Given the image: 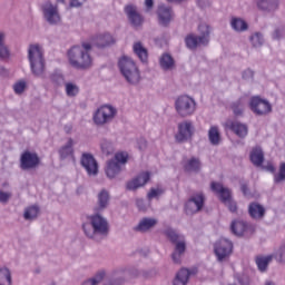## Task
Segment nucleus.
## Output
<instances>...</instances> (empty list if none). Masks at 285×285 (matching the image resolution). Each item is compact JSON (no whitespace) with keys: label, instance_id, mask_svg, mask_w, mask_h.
<instances>
[{"label":"nucleus","instance_id":"7ed1b4c3","mask_svg":"<svg viewBox=\"0 0 285 285\" xmlns=\"http://www.w3.org/2000/svg\"><path fill=\"white\" fill-rule=\"evenodd\" d=\"M118 68L124 79L130 86H138L139 81H141V72L132 58L128 56L120 57L118 60Z\"/></svg>","mask_w":285,"mask_h":285},{"label":"nucleus","instance_id":"5701e85b","mask_svg":"<svg viewBox=\"0 0 285 285\" xmlns=\"http://www.w3.org/2000/svg\"><path fill=\"white\" fill-rule=\"evenodd\" d=\"M150 180V173L144 171L138 175L136 178L127 183V190H137V188H141V186H146Z\"/></svg>","mask_w":285,"mask_h":285},{"label":"nucleus","instance_id":"9d476101","mask_svg":"<svg viewBox=\"0 0 285 285\" xmlns=\"http://www.w3.org/2000/svg\"><path fill=\"white\" fill-rule=\"evenodd\" d=\"M117 116V109L110 105H104L99 107L94 114V122L96 126H106L110 124Z\"/></svg>","mask_w":285,"mask_h":285},{"label":"nucleus","instance_id":"680f3d73","mask_svg":"<svg viewBox=\"0 0 285 285\" xmlns=\"http://www.w3.org/2000/svg\"><path fill=\"white\" fill-rule=\"evenodd\" d=\"M101 150L104 155H110V150H108V147H106V144H101Z\"/></svg>","mask_w":285,"mask_h":285},{"label":"nucleus","instance_id":"bf43d9fd","mask_svg":"<svg viewBox=\"0 0 285 285\" xmlns=\"http://www.w3.org/2000/svg\"><path fill=\"white\" fill-rule=\"evenodd\" d=\"M272 37L273 39H282V30L276 29Z\"/></svg>","mask_w":285,"mask_h":285},{"label":"nucleus","instance_id":"6e6d98bb","mask_svg":"<svg viewBox=\"0 0 285 285\" xmlns=\"http://www.w3.org/2000/svg\"><path fill=\"white\" fill-rule=\"evenodd\" d=\"M136 206H138L139 210H146V205L141 198L136 199Z\"/></svg>","mask_w":285,"mask_h":285},{"label":"nucleus","instance_id":"393cba45","mask_svg":"<svg viewBox=\"0 0 285 285\" xmlns=\"http://www.w3.org/2000/svg\"><path fill=\"white\" fill-rule=\"evenodd\" d=\"M248 214L252 219H264L266 209L259 203H250L248 206Z\"/></svg>","mask_w":285,"mask_h":285},{"label":"nucleus","instance_id":"58836bf2","mask_svg":"<svg viewBox=\"0 0 285 285\" xmlns=\"http://www.w3.org/2000/svg\"><path fill=\"white\" fill-rule=\"evenodd\" d=\"M0 285H12V275L6 267L0 268Z\"/></svg>","mask_w":285,"mask_h":285},{"label":"nucleus","instance_id":"2f4dec72","mask_svg":"<svg viewBox=\"0 0 285 285\" xmlns=\"http://www.w3.org/2000/svg\"><path fill=\"white\" fill-rule=\"evenodd\" d=\"M208 139L212 146H219V142L222 141V135L219 134L218 127L214 126L209 128Z\"/></svg>","mask_w":285,"mask_h":285},{"label":"nucleus","instance_id":"e2e57ef3","mask_svg":"<svg viewBox=\"0 0 285 285\" xmlns=\"http://www.w3.org/2000/svg\"><path fill=\"white\" fill-rule=\"evenodd\" d=\"M266 168L269 170V173H275V166L268 165Z\"/></svg>","mask_w":285,"mask_h":285},{"label":"nucleus","instance_id":"dca6fc26","mask_svg":"<svg viewBox=\"0 0 285 285\" xmlns=\"http://www.w3.org/2000/svg\"><path fill=\"white\" fill-rule=\"evenodd\" d=\"M41 159L37 153L24 151L20 156V168L21 170H32L39 166Z\"/></svg>","mask_w":285,"mask_h":285},{"label":"nucleus","instance_id":"864d4df0","mask_svg":"<svg viewBox=\"0 0 285 285\" xmlns=\"http://www.w3.org/2000/svg\"><path fill=\"white\" fill-rule=\"evenodd\" d=\"M253 77H255V73L253 72V70L247 69L243 71V79H245V81H250Z\"/></svg>","mask_w":285,"mask_h":285},{"label":"nucleus","instance_id":"f8f14e48","mask_svg":"<svg viewBox=\"0 0 285 285\" xmlns=\"http://www.w3.org/2000/svg\"><path fill=\"white\" fill-rule=\"evenodd\" d=\"M204 204H206V196L202 191L191 194L185 204L186 215H196V213H200L204 208Z\"/></svg>","mask_w":285,"mask_h":285},{"label":"nucleus","instance_id":"ea45409f","mask_svg":"<svg viewBox=\"0 0 285 285\" xmlns=\"http://www.w3.org/2000/svg\"><path fill=\"white\" fill-rule=\"evenodd\" d=\"M24 219H37L39 217V206L32 205L30 207H27L23 214Z\"/></svg>","mask_w":285,"mask_h":285},{"label":"nucleus","instance_id":"72a5a7b5","mask_svg":"<svg viewBox=\"0 0 285 285\" xmlns=\"http://www.w3.org/2000/svg\"><path fill=\"white\" fill-rule=\"evenodd\" d=\"M109 202H110V194L108 193V190L102 189L98 194V210H104V209L108 208Z\"/></svg>","mask_w":285,"mask_h":285},{"label":"nucleus","instance_id":"052dcab7","mask_svg":"<svg viewBox=\"0 0 285 285\" xmlns=\"http://www.w3.org/2000/svg\"><path fill=\"white\" fill-rule=\"evenodd\" d=\"M240 190L243 195H248V185L247 184H242L240 185Z\"/></svg>","mask_w":285,"mask_h":285},{"label":"nucleus","instance_id":"473e14b6","mask_svg":"<svg viewBox=\"0 0 285 285\" xmlns=\"http://www.w3.org/2000/svg\"><path fill=\"white\" fill-rule=\"evenodd\" d=\"M273 262V256H257L256 257V266L261 273H266L268 265Z\"/></svg>","mask_w":285,"mask_h":285},{"label":"nucleus","instance_id":"c9c22d12","mask_svg":"<svg viewBox=\"0 0 285 285\" xmlns=\"http://www.w3.org/2000/svg\"><path fill=\"white\" fill-rule=\"evenodd\" d=\"M73 144H75V141L72 140V138H69L67 144L59 149L60 159H68V157H70V155H72Z\"/></svg>","mask_w":285,"mask_h":285},{"label":"nucleus","instance_id":"a211bd4d","mask_svg":"<svg viewBox=\"0 0 285 285\" xmlns=\"http://www.w3.org/2000/svg\"><path fill=\"white\" fill-rule=\"evenodd\" d=\"M80 164L89 176H95L99 173V165L97 164V159H95V156H92V154H82Z\"/></svg>","mask_w":285,"mask_h":285},{"label":"nucleus","instance_id":"2eb2a0df","mask_svg":"<svg viewBox=\"0 0 285 285\" xmlns=\"http://www.w3.org/2000/svg\"><path fill=\"white\" fill-rule=\"evenodd\" d=\"M193 135H195V125H193V121L185 120L178 124V131L175 136L178 144L190 141V139H193Z\"/></svg>","mask_w":285,"mask_h":285},{"label":"nucleus","instance_id":"f3484780","mask_svg":"<svg viewBox=\"0 0 285 285\" xmlns=\"http://www.w3.org/2000/svg\"><path fill=\"white\" fill-rule=\"evenodd\" d=\"M158 23L163 28H168L170 26V21L175 18V12L173 8L166 4H159L157 9Z\"/></svg>","mask_w":285,"mask_h":285},{"label":"nucleus","instance_id":"bb28decb","mask_svg":"<svg viewBox=\"0 0 285 285\" xmlns=\"http://www.w3.org/2000/svg\"><path fill=\"white\" fill-rule=\"evenodd\" d=\"M257 6L264 12H275L279 8V0H259Z\"/></svg>","mask_w":285,"mask_h":285},{"label":"nucleus","instance_id":"423d86ee","mask_svg":"<svg viewBox=\"0 0 285 285\" xmlns=\"http://www.w3.org/2000/svg\"><path fill=\"white\" fill-rule=\"evenodd\" d=\"M200 36L188 35L185 38V43L189 50H196L199 46H206L210 41V26L202 23L198 26Z\"/></svg>","mask_w":285,"mask_h":285},{"label":"nucleus","instance_id":"0e129e2a","mask_svg":"<svg viewBox=\"0 0 285 285\" xmlns=\"http://www.w3.org/2000/svg\"><path fill=\"white\" fill-rule=\"evenodd\" d=\"M264 285H275V282H273V281H266V282L264 283Z\"/></svg>","mask_w":285,"mask_h":285},{"label":"nucleus","instance_id":"7c9ffc66","mask_svg":"<svg viewBox=\"0 0 285 285\" xmlns=\"http://www.w3.org/2000/svg\"><path fill=\"white\" fill-rule=\"evenodd\" d=\"M161 70H173L175 68V59L169 53H163L159 58Z\"/></svg>","mask_w":285,"mask_h":285},{"label":"nucleus","instance_id":"a18cd8bd","mask_svg":"<svg viewBox=\"0 0 285 285\" xmlns=\"http://www.w3.org/2000/svg\"><path fill=\"white\" fill-rule=\"evenodd\" d=\"M57 3L66 4L69 1V8H81L87 0H56Z\"/></svg>","mask_w":285,"mask_h":285},{"label":"nucleus","instance_id":"412c9836","mask_svg":"<svg viewBox=\"0 0 285 285\" xmlns=\"http://www.w3.org/2000/svg\"><path fill=\"white\" fill-rule=\"evenodd\" d=\"M125 13L127 14L131 26H134L135 28H139V26L144 23V17L139 14L136 6H132V4L126 6Z\"/></svg>","mask_w":285,"mask_h":285},{"label":"nucleus","instance_id":"c85d7f7f","mask_svg":"<svg viewBox=\"0 0 285 285\" xmlns=\"http://www.w3.org/2000/svg\"><path fill=\"white\" fill-rule=\"evenodd\" d=\"M249 159L254 166H262L264 164V151L262 150V147H255L252 149Z\"/></svg>","mask_w":285,"mask_h":285},{"label":"nucleus","instance_id":"8fccbe9b","mask_svg":"<svg viewBox=\"0 0 285 285\" xmlns=\"http://www.w3.org/2000/svg\"><path fill=\"white\" fill-rule=\"evenodd\" d=\"M10 197H12L11 193L0 190V204H8Z\"/></svg>","mask_w":285,"mask_h":285},{"label":"nucleus","instance_id":"3c124183","mask_svg":"<svg viewBox=\"0 0 285 285\" xmlns=\"http://www.w3.org/2000/svg\"><path fill=\"white\" fill-rule=\"evenodd\" d=\"M276 259L277 262H281V264H285V247H281L276 253Z\"/></svg>","mask_w":285,"mask_h":285},{"label":"nucleus","instance_id":"b1692460","mask_svg":"<svg viewBox=\"0 0 285 285\" xmlns=\"http://www.w3.org/2000/svg\"><path fill=\"white\" fill-rule=\"evenodd\" d=\"M183 168L185 173H199L202 170V160L197 157L188 158L184 161Z\"/></svg>","mask_w":285,"mask_h":285},{"label":"nucleus","instance_id":"4468645a","mask_svg":"<svg viewBox=\"0 0 285 285\" xmlns=\"http://www.w3.org/2000/svg\"><path fill=\"white\" fill-rule=\"evenodd\" d=\"M233 240L228 238H220L214 244V253L218 262H224L233 255Z\"/></svg>","mask_w":285,"mask_h":285},{"label":"nucleus","instance_id":"cd10ccee","mask_svg":"<svg viewBox=\"0 0 285 285\" xmlns=\"http://www.w3.org/2000/svg\"><path fill=\"white\" fill-rule=\"evenodd\" d=\"M154 226H157V219L142 218L139 224L134 228V230H137L138 233H147V230H150V228H154Z\"/></svg>","mask_w":285,"mask_h":285},{"label":"nucleus","instance_id":"13d9d810","mask_svg":"<svg viewBox=\"0 0 285 285\" xmlns=\"http://www.w3.org/2000/svg\"><path fill=\"white\" fill-rule=\"evenodd\" d=\"M154 7H155L154 0H145V8L147 9V12H149V10Z\"/></svg>","mask_w":285,"mask_h":285},{"label":"nucleus","instance_id":"20e7f679","mask_svg":"<svg viewBox=\"0 0 285 285\" xmlns=\"http://www.w3.org/2000/svg\"><path fill=\"white\" fill-rule=\"evenodd\" d=\"M164 235L174 244V252L171 254L174 264H181V258L186 253V237L173 228L165 229Z\"/></svg>","mask_w":285,"mask_h":285},{"label":"nucleus","instance_id":"0eeeda50","mask_svg":"<svg viewBox=\"0 0 285 285\" xmlns=\"http://www.w3.org/2000/svg\"><path fill=\"white\" fill-rule=\"evenodd\" d=\"M175 110L179 117H193L197 110V102L188 95L179 96L175 100Z\"/></svg>","mask_w":285,"mask_h":285},{"label":"nucleus","instance_id":"c756f323","mask_svg":"<svg viewBox=\"0 0 285 285\" xmlns=\"http://www.w3.org/2000/svg\"><path fill=\"white\" fill-rule=\"evenodd\" d=\"M112 43H115V38H112L110 33L97 36L95 41L97 48H108V46H112Z\"/></svg>","mask_w":285,"mask_h":285},{"label":"nucleus","instance_id":"f257e3e1","mask_svg":"<svg viewBox=\"0 0 285 285\" xmlns=\"http://www.w3.org/2000/svg\"><path fill=\"white\" fill-rule=\"evenodd\" d=\"M90 50H92V45L89 42L71 47L67 52L70 66L76 68V70H87V68H90L92 66Z\"/></svg>","mask_w":285,"mask_h":285},{"label":"nucleus","instance_id":"79ce46f5","mask_svg":"<svg viewBox=\"0 0 285 285\" xmlns=\"http://www.w3.org/2000/svg\"><path fill=\"white\" fill-rule=\"evenodd\" d=\"M232 110L235 117H242L244 115V100L238 99L232 104Z\"/></svg>","mask_w":285,"mask_h":285},{"label":"nucleus","instance_id":"e433bc0d","mask_svg":"<svg viewBox=\"0 0 285 285\" xmlns=\"http://www.w3.org/2000/svg\"><path fill=\"white\" fill-rule=\"evenodd\" d=\"M230 26L236 32H244L248 30V23H246L242 18H233Z\"/></svg>","mask_w":285,"mask_h":285},{"label":"nucleus","instance_id":"f03ea898","mask_svg":"<svg viewBox=\"0 0 285 285\" xmlns=\"http://www.w3.org/2000/svg\"><path fill=\"white\" fill-rule=\"evenodd\" d=\"M82 230L89 239H97V237H106L110 233V225L108 219L99 214L88 217V222L82 225Z\"/></svg>","mask_w":285,"mask_h":285},{"label":"nucleus","instance_id":"603ef678","mask_svg":"<svg viewBox=\"0 0 285 285\" xmlns=\"http://www.w3.org/2000/svg\"><path fill=\"white\" fill-rule=\"evenodd\" d=\"M104 285H124V278H121V277L111 278V279L105 282Z\"/></svg>","mask_w":285,"mask_h":285},{"label":"nucleus","instance_id":"a19ab883","mask_svg":"<svg viewBox=\"0 0 285 285\" xmlns=\"http://www.w3.org/2000/svg\"><path fill=\"white\" fill-rule=\"evenodd\" d=\"M104 277H106V273L99 272L94 277L83 281L81 285H99L104 282Z\"/></svg>","mask_w":285,"mask_h":285},{"label":"nucleus","instance_id":"9b49d317","mask_svg":"<svg viewBox=\"0 0 285 285\" xmlns=\"http://www.w3.org/2000/svg\"><path fill=\"white\" fill-rule=\"evenodd\" d=\"M128 163V154L120 151L117 153L114 159L107 161L106 175L109 179H115L121 173V164Z\"/></svg>","mask_w":285,"mask_h":285},{"label":"nucleus","instance_id":"49530a36","mask_svg":"<svg viewBox=\"0 0 285 285\" xmlns=\"http://www.w3.org/2000/svg\"><path fill=\"white\" fill-rule=\"evenodd\" d=\"M275 184H281V181H285V163H282L279 166L278 174L274 175Z\"/></svg>","mask_w":285,"mask_h":285},{"label":"nucleus","instance_id":"aec40b11","mask_svg":"<svg viewBox=\"0 0 285 285\" xmlns=\"http://www.w3.org/2000/svg\"><path fill=\"white\" fill-rule=\"evenodd\" d=\"M198 269L194 268H181L177 272L173 285H188L190 277L197 275Z\"/></svg>","mask_w":285,"mask_h":285},{"label":"nucleus","instance_id":"5fc2aeb1","mask_svg":"<svg viewBox=\"0 0 285 285\" xmlns=\"http://www.w3.org/2000/svg\"><path fill=\"white\" fill-rule=\"evenodd\" d=\"M137 146L139 150H146V147L148 146V142L146 141V138H139L137 140Z\"/></svg>","mask_w":285,"mask_h":285},{"label":"nucleus","instance_id":"4d7b16f0","mask_svg":"<svg viewBox=\"0 0 285 285\" xmlns=\"http://www.w3.org/2000/svg\"><path fill=\"white\" fill-rule=\"evenodd\" d=\"M238 282H239L240 285H248V284H250V279L248 278V276H240L238 278Z\"/></svg>","mask_w":285,"mask_h":285},{"label":"nucleus","instance_id":"c03bdc74","mask_svg":"<svg viewBox=\"0 0 285 285\" xmlns=\"http://www.w3.org/2000/svg\"><path fill=\"white\" fill-rule=\"evenodd\" d=\"M250 41L254 48H261V46H264V36L259 32H256L250 36Z\"/></svg>","mask_w":285,"mask_h":285},{"label":"nucleus","instance_id":"6e6552de","mask_svg":"<svg viewBox=\"0 0 285 285\" xmlns=\"http://www.w3.org/2000/svg\"><path fill=\"white\" fill-rule=\"evenodd\" d=\"M213 193L219 196L220 202L227 206L229 213H235L237 210V203L233 199V193L229 188L224 187L222 183L213 181L210 184Z\"/></svg>","mask_w":285,"mask_h":285},{"label":"nucleus","instance_id":"37998d69","mask_svg":"<svg viewBox=\"0 0 285 285\" xmlns=\"http://www.w3.org/2000/svg\"><path fill=\"white\" fill-rule=\"evenodd\" d=\"M67 97H77L79 95V87L72 82L65 85Z\"/></svg>","mask_w":285,"mask_h":285},{"label":"nucleus","instance_id":"4c0bfd02","mask_svg":"<svg viewBox=\"0 0 285 285\" xmlns=\"http://www.w3.org/2000/svg\"><path fill=\"white\" fill-rule=\"evenodd\" d=\"M10 57V49L6 46V32L0 31V59H8Z\"/></svg>","mask_w":285,"mask_h":285},{"label":"nucleus","instance_id":"1a4fd4ad","mask_svg":"<svg viewBox=\"0 0 285 285\" xmlns=\"http://www.w3.org/2000/svg\"><path fill=\"white\" fill-rule=\"evenodd\" d=\"M249 109L257 117H266L273 112V105L267 99L254 96L249 100Z\"/></svg>","mask_w":285,"mask_h":285},{"label":"nucleus","instance_id":"39448f33","mask_svg":"<svg viewBox=\"0 0 285 285\" xmlns=\"http://www.w3.org/2000/svg\"><path fill=\"white\" fill-rule=\"evenodd\" d=\"M28 59L32 75L35 77H43V72H46V60L43 59V51L39 45L29 46Z\"/></svg>","mask_w":285,"mask_h":285},{"label":"nucleus","instance_id":"09e8293b","mask_svg":"<svg viewBox=\"0 0 285 285\" xmlns=\"http://www.w3.org/2000/svg\"><path fill=\"white\" fill-rule=\"evenodd\" d=\"M163 193L164 190L159 188H151L150 191L147 194V199H149L150 202L151 199L159 197V195H163Z\"/></svg>","mask_w":285,"mask_h":285},{"label":"nucleus","instance_id":"4be33fe9","mask_svg":"<svg viewBox=\"0 0 285 285\" xmlns=\"http://www.w3.org/2000/svg\"><path fill=\"white\" fill-rule=\"evenodd\" d=\"M227 128H229V130H233L240 139H245V137H248V125L244 122L237 120H229L227 121Z\"/></svg>","mask_w":285,"mask_h":285},{"label":"nucleus","instance_id":"f704fd0d","mask_svg":"<svg viewBox=\"0 0 285 285\" xmlns=\"http://www.w3.org/2000/svg\"><path fill=\"white\" fill-rule=\"evenodd\" d=\"M50 82L55 88H60V86H63V81H66V78H63V73L61 71L56 70L49 75Z\"/></svg>","mask_w":285,"mask_h":285},{"label":"nucleus","instance_id":"6ab92c4d","mask_svg":"<svg viewBox=\"0 0 285 285\" xmlns=\"http://www.w3.org/2000/svg\"><path fill=\"white\" fill-rule=\"evenodd\" d=\"M230 230L237 237H242L243 235H253L255 233V226L244 220H235L230 225Z\"/></svg>","mask_w":285,"mask_h":285},{"label":"nucleus","instance_id":"ddd939ff","mask_svg":"<svg viewBox=\"0 0 285 285\" xmlns=\"http://www.w3.org/2000/svg\"><path fill=\"white\" fill-rule=\"evenodd\" d=\"M45 21L49 26H59L61 23V14L59 13V7L47 1L41 7Z\"/></svg>","mask_w":285,"mask_h":285},{"label":"nucleus","instance_id":"de8ad7c7","mask_svg":"<svg viewBox=\"0 0 285 285\" xmlns=\"http://www.w3.org/2000/svg\"><path fill=\"white\" fill-rule=\"evenodd\" d=\"M13 91L16 95H23L26 91V81L20 80L13 85Z\"/></svg>","mask_w":285,"mask_h":285},{"label":"nucleus","instance_id":"a878e982","mask_svg":"<svg viewBox=\"0 0 285 285\" xmlns=\"http://www.w3.org/2000/svg\"><path fill=\"white\" fill-rule=\"evenodd\" d=\"M134 55L140 59L141 63H148V49L144 47L141 41L135 42L132 46Z\"/></svg>","mask_w":285,"mask_h":285}]
</instances>
